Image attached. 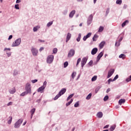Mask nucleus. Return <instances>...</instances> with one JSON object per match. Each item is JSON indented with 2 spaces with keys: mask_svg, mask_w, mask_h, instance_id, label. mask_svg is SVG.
<instances>
[{
  "mask_svg": "<svg viewBox=\"0 0 131 131\" xmlns=\"http://www.w3.org/2000/svg\"><path fill=\"white\" fill-rule=\"evenodd\" d=\"M66 92V89H62L58 94L54 97V100L56 101V100H58V98H60L62 95H64L65 94V92Z\"/></svg>",
  "mask_w": 131,
  "mask_h": 131,
  "instance_id": "f257e3e1",
  "label": "nucleus"
},
{
  "mask_svg": "<svg viewBox=\"0 0 131 131\" xmlns=\"http://www.w3.org/2000/svg\"><path fill=\"white\" fill-rule=\"evenodd\" d=\"M25 89V92L28 95V94H31V85L29 83H27Z\"/></svg>",
  "mask_w": 131,
  "mask_h": 131,
  "instance_id": "f03ea898",
  "label": "nucleus"
},
{
  "mask_svg": "<svg viewBox=\"0 0 131 131\" xmlns=\"http://www.w3.org/2000/svg\"><path fill=\"white\" fill-rule=\"evenodd\" d=\"M23 122V119H19L15 124L14 127L15 128H18L21 125V124Z\"/></svg>",
  "mask_w": 131,
  "mask_h": 131,
  "instance_id": "7ed1b4c3",
  "label": "nucleus"
},
{
  "mask_svg": "<svg viewBox=\"0 0 131 131\" xmlns=\"http://www.w3.org/2000/svg\"><path fill=\"white\" fill-rule=\"evenodd\" d=\"M21 43V38H19L13 42L12 47H18Z\"/></svg>",
  "mask_w": 131,
  "mask_h": 131,
  "instance_id": "20e7f679",
  "label": "nucleus"
},
{
  "mask_svg": "<svg viewBox=\"0 0 131 131\" xmlns=\"http://www.w3.org/2000/svg\"><path fill=\"white\" fill-rule=\"evenodd\" d=\"M53 61H54V55H51L48 56L47 59V63H48L49 64H51V63H52Z\"/></svg>",
  "mask_w": 131,
  "mask_h": 131,
  "instance_id": "39448f33",
  "label": "nucleus"
},
{
  "mask_svg": "<svg viewBox=\"0 0 131 131\" xmlns=\"http://www.w3.org/2000/svg\"><path fill=\"white\" fill-rule=\"evenodd\" d=\"M75 54V51L73 49H71L68 55V58H71V57H73Z\"/></svg>",
  "mask_w": 131,
  "mask_h": 131,
  "instance_id": "423d86ee",
  "label": "nucleus"
},
{
  "mask_svg": "<svg viewBox=\"0 0 131 131\" xmlns=\"http://www.w3.org/2000/svg\"><path fill=\"white\" fill-rule=\"evenodd\" d=\"M31 52L33 55V56H37V53H38V51L36 49L32 48L31 49Z\"/></svg>",
  "mask_w": 131,
  "mask_h": 131,
  "instance_id": "0eeeda50",
  "label": "nucleus"
},
{
  "mask_svg": "<svg viewBox=\"0 0 131 131\" xmlns=\"http://www.w3.org/2000/svg\"><path fill=\"white\" fill-rule=\"evenodd\" d=\"M86 61H88V58L84 57L81 61V67H83L84 65L86 63Z\"/></svg>",
  "mask_w": 131,
  "mask_h": 131,
  "instance_id": "6e6552de",
  "label": "nucleus"
},
{
  "mask_svg": "<svg viewBox=\"0 0 131 131\" xmlns=\"http://www.w3.org/2000/svg\"><path fill=\"white\" fill-rule=\"evenodd\" d=\"M114 69H111L109 71L108 73L107 78H110V77H111L113 73H114Z\"/></svg>",
  "mask_w": 131,
  "mask_h": 131,
  "instance_id": "1a4fd4ad",
  "label": "nucleus"
},
{
  "mask_svg": "<svg viewBox=\"0 0 131 131\" xmlns=\"http://www.w3.org/2000/svg\"><path fill=\"white\" fill-rule=\"evenodd\" d=\"M91 36H92V33H89L83 37V40H84V41H85V40H86V39H88V38H89V37H91Z\"/></svg>",
  "mask_w": 131,
  "mask_h": 131,
  "instance_id": "9d476101",
  "label": "nucleus"
},
{
  "mask_svg": "<svg viewBox=\"0 0 131 131\" xmlns=\"http://www.w3.org/2000/svg\"><path fill=\"white\" fill-rule=\"evenodd\" d=\"M93 15L91 14L90 15V16L88 18V24L89 25H90V24H91V23H92V21H93Z\"/></svg>",
  "mask_w": 131,
  "mask_h": 131,
  "instance_id": "9b49d317",
  "label": "nucleus"
},
{
  "mask_svg": "<svg viewBox=\"0 0 131 131\" xmlns=\"http://www.w3.org/2000/svg\"><path fill=\"white\" fill-rule=\"evenodd\" d=\"M97 52H98V48H95L93 49H92L91 51V54L92 55H96Z\"/></svg>",
  "mask_w": 131,
  "mask_h": 131,
  "instance_id": "f8f14e48",
  "label": "nucleus"
},
{
  "mask_svg": "<svg viewBox=\"0 0 131 131\" xmlns=\"http://www.w3.org/2000/svg\"><path fill=\"white\" fill-rule=\"evenodd\" d=\"M46 89V86H41V87L39 88L37 90V92L38 93L40 92V93H42V91H43V90Z\"/></svg>",
  "mask_w": 131,
  "mask_h": 131,
  "instance_id": "ddd939ff",
  "label": "nucleus"
},
{
  "mask_svg": "<svg viewBox=\"0 0 131 131\" xmlns=\"http://www.w3.org/2000/svg\"><path fill=\"white\" fill-rule=\"evenodd\" d=\"M103 55H104L103 52H100L97 56V61H99L100 59H101V57H103Z\"/></svg>",
  "mask_w": 131,
  "mask_h": 131,
  "instance_id": "4468645a",
  "label": "nucleus"
},
{
  "mask_svg": "<svg viewBox=\"0 0 131 131\" xmlns=\"http://www.w3.org/2000/svg\"><path fill=\"white\" fill-rule=\"evenodd\" d=\"M74 14H75V10L72 11L69 14L70 18H73Z\"/></svg>",
  "mask_w": 131,
  "mask_h": 131,
  "instance_id": "2eb2a0df",
  "label": "nucleus"
},
{
  "mask_svg": "<svg viewBox=\"0 0 131 131\" xmlns=\"http://www.w3.org/2000/svg\"><path fill=\"white\" fill-rule=\"evenodd\" d=\"M105 43H106L105 41H103L99 44V48L100 49H103L104 46H105Z\"/></svg>",
  "mask_w": 131,
  "mask_h": 131,
  "instance_id": "dca6fc26",
  "label": "nucleus"
},
{
  "mask_svg": "<svg viewBox=\"0 0 131 131\" xmlns=\"http://www.w3.org/2000/svg\"><path fill=\"white\" fill-rule=\"evenodd\" d=\"M70 38H71V34L70 33H68L67 36L66 42H67L68 41V40H70Z\"/></svg>",
  "mask_w": 131,
  "mask_h": 131,
  "instance_id": "f3484780",
  "label": "nucleus"
},
{
  "mask_svg": "<svg viewBox=\"0 0 131 131\" xmlns=\"http://www.w3.org/2000/svg\"><path fill=\"white\" fill-rule=\"evenodd\" d=\"M98 37H99V36L97 34H95L94 37H93V41H96L97 39H98Z\"/></svg>",
  "mask_w": 131,
  "mask_h": 131,
  "instance_id": "a211bd4d",
  "label": "nucleus"
},
{
  "mask_svg": "<svg viewBox=\"0 0 131 131\" xmlns=\"http://www.w3.org/2000/svg\"><path fill=\"white\" fill-rule=\"evenodd\" d=\"M31 113V118H32V117H33V114H34V112H35V108H33L31 111H30Z\"/></svg>",
  "mask_w": 131,
  "mask_h": 131,
  "instance_id": "6ab92c4d",
  "label": "nucleus"
},
{
  "mask_svg": "<svg viewBox=\"0 0 131 131\" xmlns=\"http://www.w3.org/2000/svg\"><path fill=\"white\" fill-rule=\"evenodd\" d=\"M97 115V117L99 118H101V117H103V113H102V112H99Z\"/></svg>",
  "mask_w": 131,
  "mask_h": 131,
  "instance_id": "aec40b11",
  "label": "nucleus"
},
{
  "mask_svg": "<svg viewBox=\"0 0 131 131\" xmlns=\"http://www.w3.org/2000/svg\"><path fill=\"white\" fill-rule=\"evenodd\" d=\"M10 94H15L16 93V89L13 88L12 90H9Z\"/></svg>",
  "mask_w": 131,
  "mask_h": 131,
  "instance_id": "412c9836",
  "label": "nucleus"
},
{
  "mask_svg": "<svg viewBox=\"0 0 131 131\" xmlns=\"http://www.w3.org/2000/svg\"><path fill=\"white\" fill-rule=\"evenodd\" d=\"M9 120L8 121V124H11L12 123V120H13V117L12 116H10L9 117Z\"/></svg>",
  "mask_w": 131,
  "mask_h": 131,
  "instance_id": "4be33fe9",
  "label": "nucleus"
},
{
  "mask_svg": "<svg viewBox=\"0 0 131 131\" xmlns=\"http://www.w3.org/2000/svg\"><path fill=\"white\" fill-rule=\"evenodd\" d=\"M123 103H125V99H120L119 101V105H121V104Z\"/></svg>",
  "mask_w": 131,
  "mask_h": 131,
  "instance_id": "5701e85b",
  "label": "nucleus"
},
{
  "mask_svg": "<svg viewBox=\"0 0 131 131\" xmlns=\"http://www.w3.org/2000/svg\"><path fill=\"white\" fill-rule=\"evenodd\" d=\"M104 30V27L100 26L98 30V32H102Z\"/></svg>",
  "mask_w": 131,
  "mask_h": 131,
  "instance_id": "b1692460",
  "label": "nucleus"
},
{
  "mask_svg": "<svg viewBox=\"0 0 131 131\" xmlns=\"http://www.w3.org/2000/svg\"><path fill=\"white\" fill-rule=\"evenodd\" d=\"M80 38H81V34L79 33L77 38V41H80Z\"/></svg>",
  "mask_w": 131,
  "mask_h": 131,
  "instance_id": "393cba45",
  "label": "nucleus"
},
{
  "mask_svg": "<svg viewBox=\"0 0 131 131\" xmlns=\"http://www.w3.org/2000/svg\"><path fill=\"white\" fill-rule=\"evenodd\" d=\"M127 23H128V20H125L124 23H122V27H124V26H125Z\"/></svg>",
  "mask_w": 131,
  "mask_h": 131,
  "instance_id": "a878e982",
  "label": "nucleus"
},
{
  "mask_svg": "<svg viewBox=\"0 0 131 131\" xmlns=\"http://www.w3.org/2000/svg\"><path fill=\"white\" fill-rule=\"evenodd\" d=\"M115 127H116V125H113L111 127L110 130V131H113L115 129Z\"/></svg>",
  "mask_w": 131,
  "mask_h": 131,
  "instance_id": "bb28decb",
  "label": "nucleus"
},
{
  "mask_svg": "<svg viewBox=\"0 0 131 131\" xmlns=\"http://www.w3.org/2000/svg\"><path fill=\"white\" fill-rule=\"evenodd\" d=\"M116 4L117 5H121L122 4V0H117Z\"/></svg>",
  "mask_w": 131,
  "mask_h": 131,
  "instance_id": "cd10ccee",
  "label": "nucleus"
},
{
  "mask_svg": "<svg viewBox=\"0 0 131 131\" xmlns=\"http://www.w3.org/2000/svg\"><path fill=\"white\" fill-rule=\"evenodd\" d=\"M119 58H122V59H125V55L122 54L119 56Z\"/></svg>",
  "mask_w": 131,
  "mask_h": 131,
  "instance_id": "c85d7f7f",
  "label": "nucleus"
},
{
  "mask_svg": "<svg viewBox=\"0 0 131 131\" xmlns=\"http://www.w3.org/2000/svg\"><path fill=\"white\" fill-rule=\"evenodd\" d=\"M92 93L89 94L86 97V100H90L92 98Z\"/></svg>",
  "mask_w": 131,
  "mask_h": 131,
  "instance_id": "c756f323",
  "label": "nucleus"
},
{
  "mask_svg": "<svg viewBox=\"0 0 131 131\" xmlns=\"http://www.w3.org/2000/svg\"><path fill=\"white\" fill-rule=\"evenodd\" d=\"M39 26H36V27H34V28H33V31H34V32L37 31V30L39 29Z\"/></svg>",
  "mask_w": 131,
  "mask_h": 131,
  "instance_id": "7c9ffc66",
  "label": "nucleus"
},
{
  "mask_svg": "<svg viewBox=\"0 0 131 131\" xmlns=\"http://www.w3.org/2000/svg\"><path fill=\"white\" fill-rule=\"evenodd\" d=\"M97 76H94L92 78V81H96L97 80Z\"/></svg>",
  "mask_w": 131,
  "mask_h": 131,
  "instance_id": "2f4dec72",
  "label": "nucleus"
},
{
  "mask_svg": "<svg viewBox=\"0 0 131 131\" xmlns=\"http://www.w3.org/2000/svg\"><path fill=\"white\" fill-rule=\"evenodd\" d=\"M72 102H73V99H71L70 100V101H69L68 103L66 104L67 106H69V105H70V104H71V103H72Z\"/></svg>",
  "mask_w": 131,
  "mask_h": 131,
  "instance_id": "473e14b6",
  "label": "nucleus"
},
{
  "mask_svg": "<svg viewBox=\"0 0 131 131\" xmlns=\"http://www.w3.org/2000/svg\"><path fill=\"white\" fill-rule=\"evenodd\" d=\"M73 96H74V94H71L67 98V101H68L70 99H71V98H72V97H73Z\"/></svg>",
  "mask_w": 131,
  "mask_h": 131,
  "instance_id": "72a5a7b5",
  "label": "nucleus"
},
{
  "mask_svg": "<svg viewBox=\"0 0 131 131\" xmlns=\"http://www.w3.org/2000/svg\"><path fill=\"white\" fill-rule=\"evenodd\" d=\"M76 76V72H73L72 74V77L73 79L74 78L75 76Z\"/></svg>",
  "mask_w": 131,
  "mask_h": 131,
  "instance_id": "f704fd0d",
  "label": "nucleus"
},
{
  "mask_svg": "<svg viewBox=\"0 0 131 131\" xmlns=\"http://www.w3.org/2000/svg\"><path fill=\"white\" fill-rule=\"evenodd\" d=\"M53 54H56L57 52H58V49L57 48H54L53 50Z\"/></svg>",
  "mask_w": 131,
  "mask_h": 131,
  "instance_id": "c9c22d12",
  "label": "nucleus"
},
{
  "mask_svg": "<svg viewBox=\"0 0 131 131\" xmlns=\"http://www.w3.org/2000/svg\"><path fill=\"white\" fill-rule=\"evenodd\" d=\"M53 24V21H51V22H49L47 24V27H50V26H51V25H52Z\"/></svg>",
  "mask_w": 131,
  "mask_h": 131,
  "instance_id": "e433bc0d",
  "label": "nucleus"
},
{
  "mask_svg": "<svg viewBox=\"0 0 131 131\" xmlns=\"http://www.w3.org/2000/svg\"><path fill=\"white\" fill-rule=\"evenodd\" d=\"M108 99H109V97L108 96V95H106L104 97L103 100H104V101H106L108 100Z\"/></svg>",
  "mask_w": 131,
  "mask_h": 131,
  "instance_id": "4c0bfd02",
  "label": "nucleus"
},
{
  "mask_svg": "<svg viewBox=\"0 0 131 131\" xmlns=\"http://www.w3.org/2000/svg\"><path fill=\"white\" fill-rule=\"evenodd\" d=\"M80 61H81V58H78L77 61V64L76 66H77L78 65V64H79V63H80Z\"/></svg>",
  "mask_w": 131,
  "mask_h": 131,
  "instance_id": "58836bf2",
  "label": "nucleus"
},
{
  "mask_svg": "<svg viewBox=\"0 0 131 131\" xmlns=\"http://www.w3.org/2000/svg\"><path fill=\"white\" fill-rule=\"evenodd\" d=\"M130 80H131V75L129 76V78H127L126 79V81H127V82H128L129 81H130Z\"/></svg>",
  "mask_w": 131,
  "mask_h": 131,
  "instance_id": "ea45409f",
  "label": "nucleus"
},
{
  "mask_svg": "<svg viewBox=\"0 0 131 131\" xmlns=\"http://www.w3.org/2000/svg\"><path fill=\"white\" fill-rule=\"evenodd\" d=\"M26 95H28V94L26 92H24L20 94V96H21L22 97H24V96H25Z\"/></svg>",
  "mask_w": 131,
  "mask_h": 131,
  "instance_id": "a19ab883",
  "label": "nucleus"
},
{
  "mask_svg": "<svg viewBox=\"0 0 131 131\" xmlns=\"http://www.w3.org/2000/svg\"><path fill=\"white\" fill-rule=\"evenodd\" d=\"M15 9L16 10H19V4H16L15 5Z\"/></svg>",
  "mask_w": 131,
  "mask_h": 131,
  "instance_id": "79ce46f5",
  "label": "nucleus"
},
{
  "mask_svg": "<svg viewBox=\"0 0 131 131\" xmlns=\"http://www.w3.org/2000/svg\"><path fill=\"white\" fill-rule=\"evenodd\" d=\"M79 103L78 102H77L74 104V107H79Z\"/></svg>",
  "mask_w": 131,
  "mask_h": 131,
  "instance_id": "37998d69",
  "label": "nucleus"
},
{
  "mask_svg": "<svg viewBox=\"0 0 131 131\" xmlns=\"http://www.w3.org/2000/svg\"><path fill=\"white\" fill-rule=\"evenodd\" d=\"M117 78H118V75H117L114 78V79L113 80V81H115L116 79H117Z\"/></svg>",
  "mask_w": 131,
  "mask_h": 131,
  "instance_id": "c03bdc74",
  "label": "nucleus"
},
{
  "mask_svg": "<svg viewBox=\"0 0 131 131\" xmlns=\"http://www.w3.org/2000/svg\"><path fill=\"white\" fill-rule=\"evenodd\" d=\"M32 83H35V82H37V79L32 80Z\"/></svg>",
  "mask_w": 131,
  "mask_h": 131,
  "instance_id": "a18cd8bd",
  "label": "nucleus"
},
{
  "mask_svg": "<svg viewBox=\"0 0 131 131\" xmlns=\"http://www.w3.org/2000/svg\"><path fill=\"white\" fill-rule=\"evenodd\" d=\"M13 104V102H10L7 104V106H11V105Z\"/></svg>",
  "mask_w": 131,
  "mask_h": 131,
  "instance_id": "49530a36",
  "label": "nucleus"
},
{
  "mask_svg": "<svg viewBox=\"0 0 131 131\" xmlns=\"http://www.w3.org/2000/svg\"><path fill=\"white\" fill-rule=\"evenodd\" d=\"M12 38H13V35H11L9 36L8 39V40H10V39H12Z\"/></svg>",
  "mask_w": 131,
  "mask_h": 131,
  "instance_id": "de8ad7c7",
  "label": "nucleus"
},
{
  "mask_svg": "<svg viewBox=\"0 0 131 131\" xmlns=\"http://www.w3.org/2000/svg\"><path fill=\"white\" fill-rule=\"evenodd\" d=\"M89 65H90V66H92V65H93V61H92V60H91V61L89 62Z\"/></svg>",
  "mask_w": 131,
  "mask_h": 131,
  "instance_id": "09e8293b",
  "label": "nucleus"
},
{
  "mask_svg": "<svg viewBox=\"0 0 131 131\" xmlns=\"http://www.w3.org/2000/svg\"><path fill=\"white\" fill-rule=\"evenodd\" d=\"M47 86V82L45 81L44 82H43V85L42 86Z\"/></svg>",
  "mask_w": 131,
  "mask_h": 131,
  "instance_id": "8fccbe9b",
  "label": "nucleus"
},
{
  "mask_svg": "<svg viewBox=\"0 0 131 131\" xmlns=\"http://www.w3.org/2000/svg\"><path fill=\"white\" fill-rule=\"evenodd\" d=\"M119 45H120V44L118 42H116L115 43L116 47H119Z\"/></svg>",
  "mask_w": 131,
  "mask_h": 131,
  "instance_id": "3c124183",
  "label": "nucleus"
},
{
  "mask_svg": "<svg viewBox=\"0 0 131 131\" xmlns=\"http://www.w3.org/2000/svg\"><path fill=\"white\" fill-rule=\"evenodd\" d=\"M38 41L40 42H45V40L41 39H38Z\"/></svg>",
  "mask_w": 131,
  "mask_h": 131,
  "instance_id": "603ef678",
  "label": "nucleus"
},
{
  "mask_svg": "<svg viewBox=\"0 0 131 131\" xmlns=\"http://www.w3.org/2000/svg\"><path fill=\"white\" fill-rule=\"evenodd\" d=\"M111 81H113V80H112V79H108V84H110V82H111Z\"/></svg>",
  "mask_w": 131,
  "mask_h": 131,
  "instance_id": "864d4df0",
  "label": "nucleus"
},
{
  "mask_svg": "<svg viewBox=\"0 0 131 131\" xmlns=\"http://www.w3.org/2000/svg\"><path fill=\"white\" fill-rule=\"evenodd\" d=\"M19 3H21V0H16V3L19 4Z\"/></svg>",
  "mask_w": 131,
  "mask_h": 131,
  "instance_id": "5fc2aeb1",
  "label": "nucleus"
},
{
  "mask_svg": "<svg viewBox=\"0 0 131 131\" xmlns=\"http://www.w3.org/2000/svg\"><path fill=\"white\" fill-rule=\"evenodd\" d=\"M108 127H109V125H106L103 127V128H108Z\"/></svg>",
  "mask_w": 131,
  "mask_h": 131,
  "instance_id": "6e6d98bb",
  "label": "nucleus"
},
{
  "mask_svg": "<svg viewBox=\"0 0 131 131\" xmlns=\"http://www.w3.org/2000/svg\"><path fill=\"white\" fill-rule=\"evenodd\" d=\"M111 90L110 88H108L107 90H106V93H109V92H110Z\"/></svg>",
  "mask_w": 131,
  "mask_h": 131,
  "instance_id": "4d7b16f0",
  "label": "nucleus"
},
{
  "mask_svg": "<svg viewBox=\"0 0 131 131\" xmlns=\"http://www.w3.org/2000/svg\"><path fill=\"white\" fill-rule=\"evenodd\" d=\"M43 47H41V48H40V49H39V51H40V52H41V51H43Z\"/></svg>",
  "mask_w": 131,
  "mask_h": 131,
  "instance_id": "13d9d810",
  "label": "nucleus"
},
{
  "mask_svg": "<svg viewBox=\"0 0 131 131\" xmlns=\"http://www.w3.org/2000/svg\"><path fill=\"white\" fill-rule=\"evenodd\" d=\"M63 67H64V68H66V62H64Z\"/></svg>",
  "mask_w": 131,
  "mask_h": 131,
  "instance_id": "bf43d9fd",
  "label": "nucleus"
},
{
  "mask_svg": "<svg viewBox=\"0 0 131 131\" xmlns=\"http://www.w3.org/2000/svg\"><path fill=\"white\" fill-rule=\"evenodd\" d=\"M98 91H99V89H96L95 90V93L97 94V93H98Z\"/></svg>",
  "mask_w": 131,
  "mask_h": 131,
  "instance_id": "052dcab7",
  "label": "nucleus"
},
{
  "mask_svg": "<svg viewBox=\"0 0 131 131\" xmlns=\"http://www.w3.org/2000/svg\"><path fill=\"white\" fill-rule=\"evenodd\" d=\"M123 38L121 37V38L119 39V42H120V41H121V40H122Z\"/></svg>",
  "mask_w": 131,
  "mask_h": 131,
  "instance_id": "680f3d73",
  "label": "nucleus"
},
{
  "mask_svg": "<svg viewBox=\"0 0 131 131\" xmlns=\"http://www.w3.org/2000/svg\"><path fill=\"white\" fill-rule=\"evenodd\" d=\"M6 50H8V51H11V49L10 48H8V49L5 48V51H6Z\"/></svg>",
  "mask_w": 131,
  "mask_h": 131,
  "instance_id": "e2e57ef3",
  "label": "nucleus"
},
{
  "mask_svg": "<svg viewBox=\"0 0 131 131\" xmlns=\"http://www.w3.org/2000/svg\"><path fill=\"white\" fill-rule=\"evenodd\" d=\"M26 123H27V121H25L24 123H23V125H25V124H26Z\"/></svg>",
  "mask_w": 131,
  "mask_h": 131,
  "instance_id": "0e129e2a",
  "label": "nucleus"
},
{
  "mask_svg": "<svg viewBox=\"0 0 131 131\" xmlns=\"http://www.w3.org/2000/svg\"><path fill=\"white\" fill-rule=\"evenodd\" d=\"M79 26H80V27H81V26H82V23L80 24Z\"/></svg>",
  "mask_w": 131,
  "mask_h": 131,
  "instance_id": "69168bd1",
  "label": "nucleus"
},
{
  "mask_svg": "<svg viewBox=\"0 0 131 131\" xmlns=\"http://www.w3.org/2000/svg\"><path fill=\"white\" fill-rule=\"evenodd\" d=\"M68 66V62L66 61V67H67Z\"/></svg>",
  "mask_w": 131,
  "mask_h": 131,
  "instance_id": "338daca9",
  "label": "nucleus"
},
{
  "mask_svg": "<svg viewBox=\"0 0 131 131\" xmlns=\"http://www.w3.org/2000/svg\"><path fill=\"white\" fill-rule=\"evenodd\" d=\"M108 13H109V10H108V9H107V10H106V14H108Z\"/></svg>",
  "mask_w": 131,
  "mask_h": 131,
  "instance_id": "774afa93",
  "label": "nucleus"
}]
</instances>
